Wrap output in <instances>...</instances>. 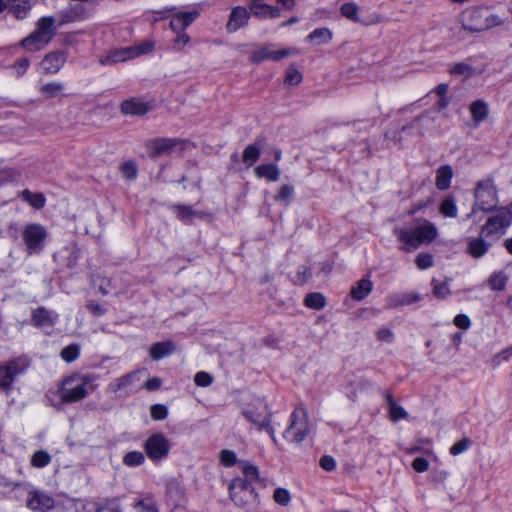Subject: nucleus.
I'll list each match as a JSON object with an SVG mask.
<instances>
[{"label": "nucleus", "instance_id": "f257e3e1", "mask_svg": "<svg viewBox=\"0 0 512 512\" xmlns=\"http://www.w3.org/2000/svg\"><path fill=\"white\" fill-rule=\"evenodd\" d=\"M394 235L400 250L413 252L422 245L432 243L438 237V229L426 219H416L409 227H395Z\"/></svg>", "mask_w": 512, "mask_h": 512}, {"label": "nucleus", "instance_id": "f03ea898", "mask_svg": "<svg viewBox=\"0 0 512 512\" xmlns=\"http://www.w3.org/2000/svg\"><path fill=\"white\" fill-rule=\"evenodd\" d=\"M71 20L72 18L63 12L42 16L36 21L32 33L22 39L20 45L28 52L39 51L52 41L59 27Z\"/></svg>", "mask_w": 512, "mask_h": 512}, {"label": "nucleus", "instance_id": "7ed1b4c3", "mask_svg": "<svg viewBox=\"0 0 512 512\" xmlns=\"http://www.w3.org/2000/svg\"><path fill=\"white\" fill-rule=\"evenodd\" d=\"M98 376L93 373L76 372L67 376L59 388L60 398L65 403L85 399L97 388Z\"/></svg>", "mask_w": 512, "mask_h": 512}, {"label": "nucleus", "instance_id": "20e7f679", "mask_svg": "<svg viewBox=\"0 0 512 512\" xmlns=\"http://www.w3.org/2000/svg\"><path fill=\"white\" fill-rule=\"evenodd\" d=\"M462 28L469 32H483L504 23V19L494 14L488 7L477 6L466 9L460 17Z\"/></svg>", "mask_w": 512, "mask_h": 512}, {"label": "nucleus", "instance_id": "39448f33", "mask_svg": "<svg viewBox=\"0 0 512 512\" xmlns=\"http://www.w3.org/2000/svg\"><path fill=\"white\" fill-rule=\"evenodd\" d=\"M499 203L498 189L493 179L486 178L477 182L474 189V205L467 219L472 218L477 210L489 212Z\"/></svg>", "mask_w": 512, "mask_h": 512}, {"label": "nucleus", "instance_id": "423d86ee", "mask_svg": "<svg viewBox=\"0 0 512 512\" xmlns=\"http://www.w3.org/2000/svg\"><path fill=\"white\" fill-rule=\"evenodd\" d=\"M152 50L153 44L146 41L136 46L111 50L105 56L100 58V63L106 66L114 65L148 54Z\"/></svg>", "mask_w": 512, "mask_h": 512}, {"label": "nucleus", "instance_id": "0eeeda50", "mask_svg": "<svg viewBox=\"0 0 512 512\" xmlns=\"http://www.w3.org/2000/svg\"><path fill=\"white\" fill-rule=\"evenodd\" d=\"M229 497L235 505L247 507L257 500L254 487L241 477L233 478L228 484Z\"/></svg>", "mask_w": 512, "mask_h": 512}, {"label": "nucleus", "instance_id": "6e6552de", "mask_svg": "<svg viewBox=\"0 0 512 512\" xmlns=\"http://www.w3.org/2000/svg\"><path fill=\"white\" fill-rule=\"evenodd\" d=\"M310 430L308 414L304 407H297L291 414L290 425L284 431V437L290 442L302 441Z\"/></svg>", "mask_w": 512, "mask_h": 512}, {"label": "nucleus", "instance_id": "1a4fd4ad", "mask_svg": "<svg viewBox=\"0 0 512 512\" xmlns=\"http://www.w3.org/2000/svg\"><path fill=\"white\" fill-rule=\"evenodd\" d=\"M48 236L46 228L39 223L27 224L22 230V237L29 254L40 252Z\"/></svg>", "mask_w": 512, "mask_h": 512}, {"label": "nucleus", "instance_id": "9d476101", "mask_svg": "<svg viewBox=\"0 0 512 512\" xmlns=\"http://www.w3.org/2000/svg\"><path fill=\"white\" fill-rule=\"evenodd\" d=\"M144 450L151 461L159 462L169 455L170 442L163 433L157 432L146 439Z\"/></svg>", "mask_w": 512, "mask_h": 512}, {"label": "nucleus", "instance_id": "9b49d317", "mask_svg": "<svg viewBox=\"0 0 512 512\" xmlns=\"http://www.w3.org/2000/svg\"><path fill=\"white\" fill-rule=\"evenodd\" d=\"M512 223V212L505 207L499 208L497 213L486 221L481 227V235H503Z\"/></svg>", "mask_w": 512, "mask_h": 512}, {"label": "nucleus", "instance_id": "f8f14e48", "mask_svg": "<svg viewBox=\"0 0 512 512\" xmlns=\"http://www.w3.org/2000/svg\"><path fill=\"white\" fill-rule=\"evenodd\" d=\"M299 51L296 48H283L275 49L273 46L268 45L256 50L251 60L253 62H262L265 60L280 61L283 58L296 55Z\"/></svg>", "mask_w": 512, "mask_h": 512}, {"label": "nucleus", "instance_id": "ddd939ff", "mask_svg": "<svg viewBox=\"0 0 512 512\" xmlns=\"http://www.w3.org/2000/svg\"><path fill=\"white\" fill-rule=\"evenodd\" d=\"M245 417L258 428L263 429L269 426L270 413L266 403L258 401L254 407H249L245 412Z\"/></svg>", "mask_w": 512, "mask_h": 512}, {"label": "nucleus", "instance_id": "4468645a", "mask_svg": "<svg viewBox=\"0 0 512 512\" xmlns=\"http://www.w3.org/2000/svg\"><path fill=\"white\" fill-rule=\"evenodd\" d=\"M25 365L21 360H13L0 366V388L6 389L13 383L15 377L23 373Z\"/></svg>", "mask_w": 512, "mask_h": 512}, {"label": "nucleus", "instance_id": "2eb2a0df", "mask_svg": "<svg viewBox=\"0 0 512 512\" xmlns=\"http://www.w3.org/2000/svg\"><path fill=\"white\" fill-rule=\"evenodd\" d=\"M55 505L54 499L42 491H30L27 499V506L33 511L48 512Z\"/></svg>", "mask_w": 512, "mask_h": 512}, {"label": "nucleus", "instance_id": "dca6fc26", "mask_svg": "<svg viewBox=\"0 0 512 512\" xmlns=\"http://www.w3.org/2000/svg\"><path fill=\"white\" fill-rule=\"evenodd\" d=\"M147 147L153 156L170 154L174 151L180 150V144L176 140L170 138L152 140L147 144Z\"/></svg>", "mask_w": 512, "mask_h": 512}, {"label": "nucleus", "instance_id": "f3484780", "mask_svg": "<svg viewBox=\"0 0 512 512\" xmlns=\"http://www.w3.org/2000/svg\"><path fill=\"white\" fill-rule=\"evenodd\" d=\"M58 321V314L43 307L33 311L32 323L36 327L48 330L52 329Z\"/></svg>", "mask_w": 512, "mask_h": 512}, {"label": "nucleus", "instance_id": "a211bd4d", "mask_svg": "<svg viewBox=\"0 0 512 512\" xmlns=\"http://www.w3.org/2000/svg\"><path fill=\"white\" fill-rule=\"evenodd\" d=\"M66 62V56L63 52H50L40 63L43 72L47 74L57 73Z\"/></svg>", "mask_w": 512, "mask_h": 512}, {"label": "nucleus", "instance_id": "6ab92c4d", "mask_svg": "<svg viewBox=\"0 0 512 512\" xmlns=\"http://www.w3.org/2000/svg\"><path fill=\"white\" fill-rule=\"evenodd\" d=\"M138 373L139 371H132L126 375L116 378L108 385L109 391L118 393L132 389L139 381Z\"/></svg>", "mask_w": 512, "mask_h": 512}, {"label": "nucleus", "instance_id": "aec40b11", "mask_svg": "<svg viewBox=\"0 0 512 512\" xmlns=\"http://www.w3.org/2000/svg\"><path fill=\"white\" fill-rule=\"evenodd\" d=\"M491 244L483 239V237H471L467 240L466 253L471 257L479 259L484 257L489 249Z\"/></svg>", "mask_w": 512, "mask_h": 512}, {"label": "nucleus", "instance_id": "412c9836", "mask_svg": "<svg viewBox=\"0 0 512 512\" xmlns=\"http://www.w3.org/2000/svg\"><path fill=\"white\" fill-rule=\"evenodd\" d=\"M249 19V12L245 7L237 6L235 7L231 14L229 21L227 23V29L229 32H235L240 29L243 25L247 23Z\"/></svg>", "mask_w": 512, "mask_h": 512}, {"label": "nucleus", "instance_id": "4be33fe9", "mask_svg": "<svg viewBox=\"0 0 512 512\" xmlns=\"http://www.w3.org/2000/svg\"><path fill=\"white\" fill-rule=\"evenodd\" d=\"M198 16V12L188 11V12H178L171 19L170 26L171 29L175 32H181L186 27H188Z\"/></svg>", "mask_w": 512, "mask_h": 512}, {"label": "nucleus", "instance_id": "5701e85b", "mask_svg": "<svg viewBox=\"0 0 512 512\" xmlns=\"http://www.w3.org/2000/svg\"><path fill=\"white\" fill-rule=\"evenodd\" d=\"M509 273L506 269L493 271L488 277L486 283L492 291L501 292L507 287Z\"/></svg>", "mask_w": 512, "mask_h": 512}, {"label": "nucleus", "instance_id": "b1692460", "mask_svg": "<svg viewBox=\"0 0 512 512\" xmlns=\"http://www.w3.org/2000/svg\"><path fill=\"white\" fill-rule=\"evenodd\" d=\"M148 110H149L148 103H146L140 99H136V98L125 100L121 104V111H122V113H124L126 115L140 116V115L147 113Z\"/></svg>", "mask_w": 512, "mask_h": 512}, {"label": "nucleus", "instance_id": "393cba45", "mask_svg": "<svg viewBox=\"0 0 512 512\" xmlns=\"http://www.w3.org/2000/svg\"><path fill=\"white\" fill-rule=\"evenodd\" d=\"M249 8L251 13L259 18H277L280 16V11L277 7L263 2H250Z\"/></svg>", "mask_w": 512, "mask_h": 512}, {"label": "nucleus", "instance_id": "a878e982", "mask_svg": "<svg viewBox=\"0 0 512 512\" xmlns=\"http://www.w3.org/2000/svg\"><path fill=\"white\" fill-rule=\"evenodd\" d=\"M255 176L259 179L276 182L280 178V169L276 164H261L254 169Z\"/></svg>", "mask_w": 512, "mask_h": 512}, {"label": "nucleus", "instance_id": "bb28decb", "mask_svg": "<svg viewBox=\"0 0 512 512\" xmlns=\"http://www.w3.org/2000/svg\"><path fill=\"white\" fill-rule=\"evenodd\" d=\"M469 110L471 117L476 124H479L486 120L489 115V106L487 102L481 99L472 102L469 107Z\"/></svg>", "mask_w": 512, "mask_h": 512}, {"label": "nucleus", "instance_id": "cd10ccee", "mask_svg": "<svg viewBox=\"0 0 512 512\" xmlns=\"http://www.w3.org/2000/svg\"><path fill=\"white\" fill-rule=\"evenodd\" d=\"M453 177V169L449 165L441 166L436 173V186L440 190H446L450 187Z\"/></svg>", "mask_w": 512, "mask_h": 512}, {"label": "nucleus", "instance_id": "c85d7f7f", "mask_svg": "<svg viewBox=\"0 0 512 512\" xmlns=\"http://www.w3.org/2000/svg\"><path fill=\"white\" fill-rule=\"evenodd\" d=\"M373 284L368 278H363L351 289L353 299L360 301L367 297L372 291Z\"/></svg>", "mask_w": 512, "mask_h": 512}, {"label": "nucleus", "instance_id": "c756f323", "mask_svg": "<svg viewBox=\"0 0 512 512\" xmlns=\"http://www.w3.org/2000/svg\"><path fill=\"white\" fill-rule=\"evenodd\" d=\"M64 89V83L53 81L41 84L38 91L44 98L50 99L59 96Z\"/></svg>", "mask_w": 512, "mask_h": 512}, {"label": "nucleus", "instance_id": "7c9ffc66", "mask_svg": "<svg viewBox=\"0 0 512 512\" xmlns=\"http://www.w3.org/2000/svg\"><path fill=\"white\" fill-rule=\"evenodd\" d=\"M332 38L333 34L328 28H317L307 36V40L315 45L328 44Z\"/></svg>", "mask_w": 512, "mask_h": 512}, {"label": "nucleus", "instance_id": "2f4dec72", "mask_svg": "<svg viewBox=\"0 0 512 512\" xmlns=\"http://www.w3.org/2000/svg\"><path fill=\"white\" fill-rule=\"evenodd\" d=\"M173 345L170 342H159L150 348V357L154 360H160L173 352Z\"/></svg>", "mask_w": 512, "mask_h": 512}, {"label": "nucleus", "instance_id": "473e14b6", "mask_svg": "<svg viewBox=\"0 0 512 512\" xmlns=\"http://www.w3.org/2000/svg\"><path fill=\"white\" fill-rule=\"evenodd\" d=\"M173 211L176 216L183 221H190L196 217H203V213L196 211L191 206L186 205H175L173 206Z\"/></svg>", "mask_w": 512, "mask_h": 512}, {"label": "nucleus", "instance_id": "72a5a7b5", "mask_svg": "<svg viewBox=\"0 0 512 512\" xmlns=\"http://www.w3.org/2000/svg\"><path fill=\"white\" fill-rule=\"evenodd\" d=\"M21 195L22 198L35 209H41L45 205L46 199L42 193H32L31 191L25 189L22 191Z\"/></svg>", "mask_w": 512, "mask_h": 512}, {"label": "nucleus", "instance_id": "f704fd0d", "mask_svg": "<svg viewBox=\"0 0 512 512\" xmlns=\"http://www.w3.org/2000/svg\"><path fill=\"white\" fill-rule=\"evenodd\" d=\"M387 401L389 405V415L393 422H397L401 419L407 418L408 414L403 407L398 405L392 398L391 395H387Z\"/></svg>", "mask_w": 512, "mask_h": 512}, {"label": "nucleus", "instance_id": "c9c22d12", "mask_svg": "<svg viewBox=\"0 0 512 512\" xmlns=\"http://www.w3.org/2000/svg\"><path fill=\"white\" fill-rule=\"evenodd\" d=\"M51 455L45 450H37L33 453L30 463L35 468H44L51 462Z\"/></svg>", "mask_w": 512, "mask_h": 512}, {"label": "nucleus", "instance_id": "e433bc0d", "mask_svg": "<svg viewBox=\"0 0 512 512\" xmlns=\"http://www.w3.org/2000/svg\"><path fill=\"white\" fill-rule=\"evenodd\" d=\"M134 509L137 512H158L157 505L150 495L138 499L134 504Z\"/></svg>", "mask_w": 512, "mask_h": 512}, {"label": "nucleus", "instance_id": "4c0bfd02", "mask_svg": "<svg viewBox=\"0 0 512 512\" xmlns=\"http://www.w3.org/2000/svg\"><path fill=\"white\" fill-rule=\"evenodd\" d=\"M341 13L347 19L359 23L361 22L359 18V6L355 2H347L344 3L341 8Z\"/></svg>", "mask_w": 512, "mask_h": 512}, {"label": "nucleus", "instance_id": "58836bf2", "mask_svg": "<svg viewBox=\"0 0 512 512\" xmlns=\"http://www.w3.org/2000/svg\"><path fill=\"white\" fill-rule=\"evenodd\" d=\"M302 79V73L294 65H290L286 70L284 84L289 86H297L302 82Z\"/></svg>", "mask_w": 512, "mask_h": 512}, {"label": "nucleus", "instance_id": "ea45409f", "mask_svg": "<svg viewBox=\"0 0 512 512\" xmlns=\"http://www.w3.org/2000/svg\"><path fill=\"white\" fill-rule=\"evenodd\" d=\"M439 211L444 217L449 218H455L458 214L456 203L452 198L444 199L440 204Z\"/></svg>", "mask_w": 512, "mask_h": 512}, {"label": "nucleus", "instance_id": "a19ab883", "mask_svg": "<svg viewBox=\"0 0 512 512\" xmlns=\"http://www.w3.org/2000/svg\"><path fill=\"white\" fill-rule=\"evenodd\" d=\"M260 157V150L254 145L245 147L242 155L243 162L248 166H252Z\"/></svg>", "mask_w": 512, "mask_h": 512}, {"label": "nucleus", "instance_id": "79ce46f5", "mask_svg": "<svg viewBox=\"0 0 512 512\" xmlns=\"http://www.w3.org/2000/svg\"><path fill=\"white\" fill-rule=\"evenodd\" d=\"M219 463L224 467H233L238 463L237 455L230 449H223L219 452Z\"/></svg>", "mask_w": 512, "mask_h": 512}, {"label": "nucleus", "instance_id": "37998d69", "mask_svg": "<svg viewBox=\"0 0 512 512\" xmlns=\"http://www.w3.org/2000/svg\"><path fill=\"white\" fill-rule=\"evenodd\" d=\"M145 461L144 454L140 451H130L123 457V463L129 467H136Z\"/></svg>", "mask_w": 512, "mask_h": 512}, {"label": "nucleus", "instance_id": "c03bdc74", "mask_svg": "<svg viewBox=\"0 0 512 512\" xmlns=\"http://www.w3.org/2000/svg\"><path fill=\"white\" fill-rule=\"evenodd\" d=\"M305 305L312 309H321L325 306V297L320 293L308 294L305 298Z\"/></svg>", "mask_w": 512, "mask_h": 512}, {"label": "nucleus", "instance_id": "a18cd8bd", "mask_svg": "<svg viewBox=\"0 0 512 512\" xmlns=\"http://www.w3.org/2000/svg\"><path fill=\"white\" fill-rule=\"evenodd\" d=\"M120 171L122 176L130 181L136 179L138 174L137 165L131 160L124 162L120 167Z\"/></svg>", "mask_w": 512, "mask_h": 512}, {"label": "nucleus", "instance_id": "49530a36", "mask_svg": "<svg viewBox=\"0 0 512 512\" xmlns=\"http://www.w3.org/2000/svg\"><path fill=\"white\" fill-rule=\"evenodd\" d=\"M241 471L248 483L252 485L253 481H256L259 478V471L257 467L251 463L244 462L241 465Z\"/></svg>", "mask_w": 512, "mask_h": 512}, {"label": "nucleus", "instance_id": "de8ad7c7", "mask_svg": "<svg viewBox=\"0 0 512 512\" xmlns=\"http://www.w3.org/2000/svg\"><path fill=\"white\" fill-rule=\"evenodd\" d=\"M80 355V347L77 344L66 346L61 352V358L67 363L75 361Z\"/></svg>", "mask_w": 512, "mask_h": 512}, {"label": "nucleus", "instance_id": "09e8293b", "mask_svg": "<svg viewBox=\"0 0 512 512\" xmlns=\"http://www.w3.org/2000/svg\"><path fill=\"white\" fill-rule=\"evenodd\" d=\"M415 264L419 270H426L434 265V258L429 253H419L415 258Z\"/></svg>", "mask_w": 512, "mask_h": 512}, {"label": "nucleus", "instance_id": "8fccbe9b", "mask_svg": "<svg viewBox=\"0 0 512 512\" xmlns=\"http://www.w3.org/2000/svg\"><path fill=\"white\" fill-rule=\"evenodd\" d=\"M273 499L281 506H288L291 501V495L287 489L279 487L275 489Z\"/></svg>", "mask_w": 512, "mask_h": 512}, {"label": "nucleus", "instance_id": "3c124183", "mask_svg": "<svg viewBox=\"0 0 512 512\" xmlns=\"http://www.w3.org/2000/svg\"><path fill=\"white\" fill-rule=\"evenodd\" d=\"M194 382L199 387H208L212 384L213 377L205 371H199L194 376Z\"/></svg>", "mask_w": 512, "mask_h": 512}, {"label": "nucleus", "instance_id": "603ef678", "mask_svg": "<svg viewBox=\"0 0 512 512\" xmlns=\"http://www.w3.org/2000/svg\"><path fill=\"white\" fill-rule=\"evenodd\" d=\"M150 415L154 420H163L168 415L167 407L162 404H154L150 409Z\"/></svg>", "mask_w": 512, "mask_h": 512}, {"label": "nucleus", "instance_id": "864d4df0", "mask_svg": "<svg viewBox=\"0 0 512 512\" xmlns=\"http://www.w3.org/2000/svg\"><path fill=\"white\" fill-rule=\"evenodd\" d=\"M29 66H30L29 59L24 57V58H20L19 60H17L13 64L12 69L14 71V74L17 77H20L27 71Z\"/></svg>", "mask_w": 512, "mask_h": 512}, {"label": "nucleus", "instance_id": "5fc2aeb1", "mask_svg": "<svg viewBox=\"0 0 512 512\" xmlns=\"http://www.w3.org/2000/svg\"><path fill=\"white\" fill-rule=\"evenodd\" d=\"M294 188L291 185H283L278 195L276 196V200L288 203L289 200L293 197Z\"/></svg>", "mask_w": 512, "mask_h": 512}, {"label": "nucleus", "instance_id": "6e6d98bb", "mask_svg": "<svg viewBox=\"0 0 512 512\" xmlns=\"http://www.w3.org/2000/svg\"><path fill=\"white\" fill-rule=\"evenodd\" d=\"M96 512H123V509L118 501L111 500L98 508Z\"/></svg>", "mask_w": 512, "mask_h": 512}, {"label": "nucleus", "instance_id": "4d7b16f0", "mask_svg": "<svg viewBox=\"0 0 512 512\" xmlns=\"http://www.w3.org/2000/svg\"><path fill=\"white\" fill-rule=\"evenodd\" d=\"M469 445H470L469 440H467V439L460 440L451 446L450 453L454 456L459 455V454L465 452L466 450H468Z\"/></svg>", "mask_w": 512, "mask_h": 512}, {"label": "nucleus", "instance_id": "13d9d810", "mask_svg": "<svg viewBox=\"0 0 512 512\" xmlns=\"http://www.w3.org/2000/svg\"><path fill=\"white\" fill-rule=\"evenodd\" d=\"M434 294L439 298H446L450 294L447 282L436 283L433 288Z\"/></svg>", "mask_w": 512, "mask_h": 512}, {"label": "nucleus", "instance_id": "bf43d9fd", "mask_svg": "<svg viewBox=\"0 0 512 512\" xmlns=\"http://www.w3.org/2000/svg\"><path fill=\"white\" fill-rule=\"evenodd\" d=\"M412 467L415 471L422 473L428 470L429 462L423 457H417L413 460Z\"/></svg>", "mask_w": 512, "mask_h": 512}, {"label": "nucleus", "instance_id": "052dcab7", "mask_svg": "<svg viewBox=\"0 0 512 512\" xmlns=\"http://www.w3.org/2000/svg\"><path fill=\"white\" fill-rule=\"evenodd\" d=\"M320 466L325 471H333L336 468V461L333 457L325 455L320 459Z\"/></svg>", "mask_w": 512, "mask_h": 512}, {"label": "nucleus", "instance_id": "680f3d73", "mask_svg": "<svg viewBox=\"0 0 512 512\" xmlns=\"http://www.w3.org/2000/svg\"><path fill=\"white\" fill-rule=\"evenodd\" d=\"M454 324L460 329H468L471 326V321L467 315L458 314L454 318Z\"/></svg>", "mask_w": 512, "mask_h": 512}, {"label": "nucleus", "instance_id": "e2e57ef3", "mask_svg": "<svg viewBox=\"0 0 512 512\" xmlns=\"http://www.w3.org/2000/svg\"><path fill=\"white\" fill-rule=\"evenodd\" d=\"M87 308L95 316H101L106 312V309L98 302H90Z\"/></svg>", "mask_w": 512, "mask_h": 512}, {"label": "nucleus", "instance_id": "0e129e2a", "mask_svg": "<svg viewBox=\"0 0 512 512\" xmlns=\"http://www.w3.org/2000/svg\"><path fill=\"white\" fill-rule=\"evenodd\" d=\"M512 356V345L501 351L494 358V361L499 364L501 361H508Z\"/></svg>", "mask_w": 512, "mask_h": 512}, {"label": "nucleus", "instance_id": "69168bd1", "mask_svg": "<svg viewBox=\"0 0 512 512\" xmlns=\"http://www.w3.org/2000/svg\"><path fill=\"white\" fill-rule=\"evenodd\" d=\"M377 337L381 341H385L387 343H391L393 340V333L390 329L383 328L380 329L377 333Z\"/></svg>", "mask_w": 512, "mask_h": 512}, {"label": "nucleus", "instance_id": "338daca9", "mask_svg": "<svg viewBox=\"0 0 512 512\" xmlns=\"http://www.w3.org/2000/svg\"><path fill=\"white\" fill-rule=\"evenodd\" d=\"M161 386V380L157 377H152L150 379H148L145 384H144V387L149 390V391H153V390H156L158 389L159 387Z\"/></svg>", "mask_w": 512, "mask_h": 512}, {"label": "nucleus", "instance_id": "774afa93", "mask_svg": "<svg viewBox=\"0 0 512 512\" xmlns=\"http://www.w3.org/2000/svg\"><path fill=\"white\" fill-rule=\"evenodd\" d=\"M470 70L471 69L468 65L459 63L453 67L452 72L455 74H460V75H469Z\"/></svg>", "mask_w": 512, "mask_h": 512}]
</instances>
